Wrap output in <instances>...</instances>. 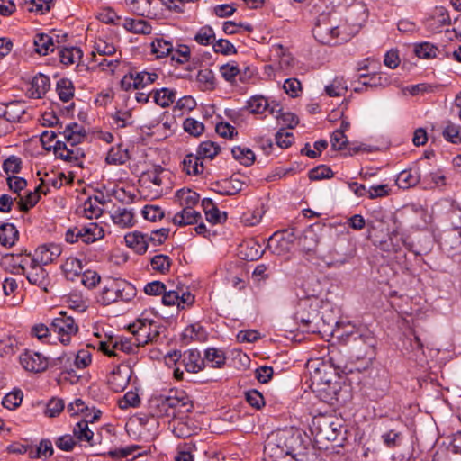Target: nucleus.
<instances>
[{
  "label": "nucleus",
  "instance_id": "31",
  "mask_svg": "<svg viewBox=\"0 0 461 461\" xmlns=\"http://www.w3.org/2000/svg\"><path fill=\"white\" fill-rule=\"evenodd\" d=\"M240 254L244 259L248 261H254L263 256L264 249L257 241L250 240L246 244L240 245Z\"/></svg>",
  "mask_w": 461,
  "mask_h": 461
},
{
  "label": "nucleus",
  "instance_id": "39",
  "mask_svg": "<svg viewBox=\"0 0 461 461\" xmlns=\"http://www.w3.org/2000/svg\"><path fill=\"white\" fill-rule=\"evenodd\" d=\"M154 102L161 106L167 107L174 103L176 99V90L171 88H161L152 92Z\"/></svg>",
  "mask_w": 461,
  "mask_h": 461
},
{
  "label": "nucleus",
  "instance_id": "19",
  "mask_svg": "<svg viewBox=\"0 0 461 461\" xmlns=\"http://www.w3.org/2000/svg\"><path fill=\"white\" fill-rule=\"evenodd\" d=\"M248 108L251 113H262L268 111L271 115H278L280 104L275 101H268L262 95H255L248 101Z\"/></svg>",
  "mask_w": 461,
  "mask_h": 461
},
{
  "label": "nucleus",
  "instance_id": "21",
  "mask_svg": "<svg viewBox=\"0 0 461 461\" xmlns=\"http://www.w3.org/2000/svg\"><path fill=\"white\" fill-rule=\"evenodd\" d=\"M131 369L128 366H118L108 377L110 387L114 392H122L128 385L131 378Z\"/></svg>",
  "mask_w": 461,
  "mask_h": 461
},
{
  "label": "nucleus",
  "instance_id": "13",
  "mask_svg": "<svg viewBox=\"0 0 461 461\" xmlns=\"http://www.w3.org/2000/svg\"><path fill=\"white\" fill-rule=\"evenodd\" d=\"M158 78V74L154 72H131L122 77L121 80V86L126 91L130 90L131 88H144L148 85L154 83Z\"/></svg>",
  "mask_w": 461,
  "mask_h": 461
},
{
  "label": "nucleus",
  "instance_id": "30",
  "mask_svg": "<svg viewBox=\"0 0 461 461\" xmlns=\"http://www.w3.org/2000/svg\"><path fill=\"white\" fill-rule=\"evenodd\" d=\"M74 437L80 442H86L89 446H94V432L89 429L88 420H81L73 429Z\"/></svg>",
  "mask_w": 461,
  "mask_h": 461
},
{
  "label": "nucleus",
  "instance_id": "8",
  "mask_svg": "<svg viewBox=\"0 0 461 461\" xmlns=\"http://www.w3.org/2000/svg\"><path fill=\"white\" fill-rule=\"evenodd\" d=\"M52 333L56 334L58 339L63 345H68L73 336L78 332V326L76 324L73 317L67 314L66 312L60 311L51 323Z\"/></svg>",
  "mask_w": 461,
  "mask_h": 461
},
{
  "label": "nucleus",
  "instance_id": "15",
  "mask_svg": "<svg viewBox=\"0 0 461 461\" xmlns=\"http://www.w3.org/2000/svg\"><path fill=\"white\" fill-rule=\"evenodd\" d=\"M127 8L136 15L142 17L155 16L163 0H124Z\"/></svg>",
  "mask_w": 461,
  "mask_h": 461
},
{
  "label": "nucleus",
  "instance_id": "53",
  "mask_svg": "<svg viewBox=\"0 0 461 461\" xmlns=\"http://www.w3.org/2000/svg\"><path fill=\"white\" fill-rule=\"evenodd\" d=\"M194 41L203 46H208L210 44L213 45L215 41V33L213 29L209 25L201 27L194 36Z\"/></svg>",
  "mask_w": 461,
  "mask_h": 461
},
{
  "label": "nucleus",
  "instance_id": "61",
  "mask_svg": "<svg viewBox=\"0 0 461 461\" xmlns=\"http://www.w3.org/2000/svg\"><path fill=\"white\" fill-rule=\"evenodd\" d=\"M277 114L278 115H273V116L277 120V122L280 125L293 129L299 122V120L294 113H289V112L284 113L281 105H280V111Z\"/></svg>",
  "mask_w": 461,
  "mask_h": 461
},
{
  "label": "nucleus",
  "instance_id": "1",
  "mask_svg": "<svg viewBox=\"0 0 461 461\" xmlns=\"http://www.w3.org/2000/svg\"><path fill=\"white\" fill-rule=\"evenodd\" d=\"M303 449L299 431L285 429L272 433L264 447L266 461H295L298 450Z\"/></svg>",
  "mask_w": 461,
  "mask_h": 461
},
{
  "label": "nucleus",
  "instance_id": "23",
  "mask_svg": "<svg viewBox=\"0 0 461 461\" xmlns=\"http://www.w3.org/2000/svg\"><path fill=\"white\" fill-rule=\"evenodd\" d=\"M124 240L126 245L138 254H143L148 249V233H141L140 231L131 232L124 236Z\"/></svg>",
  "mask_w": 461,
  "mask_h": 461
},
{
  "label": "nucleus",
  "instance_id": "18",
  "mask_svg": "<svg viewBox=\"0 0 461 461\" xmlns=\"http://www.w3.org/2000/svg\"><path fill=\"white\" fill-rule=\"evenodd\" d=\"M450 21L447 10L443 6H436L423 23L429 32H438L444 26L450 24Z\"/></svg>",
  "mask_w": 461,
  "mask_h": 461
},
{
  "label": "nucleus",
  "instance_id": "28",
  "mask_svg": "<svg viewBox=\"0 0 461 461\" xmlns=\"http://www.w3.org/2000/svg\"><path fill=\"white\" fill-rule=\"evenodd\" d=\"M50 78L43 75H36L31 83L30 95L33 98H41L50 89Z\"/></svg>",
  "mask_w": 461,
  "mask_h": 461
},
{
  "label": "nucleus",
  "instance_id": "41",
  "mask_svg": "<svg viewBox=\"0 0 461 461\" xmlns=\"http://www.w3.org/2000/svg\"><path fill=\"white\" fill-rule=\"evenodd\" d=\"M111 123L118 129L131 126L134 122L132 113L129 109L117 110L116 112L111 114Z\"/></svg>",
  "mask_w": 461,
  "mask_h": 461
},
{
  "label": "nucleus",
  "instance_id": "2",
  "mask_svg": "<svg viewBox=\"0 0 461 461\" xmlns=\"http://www.w3.org/2000/svg\"><path fill=\"white\" fill-rule=\"evenodd\" d=\"M63 136L64 141L56 140L53 145V151L56 158H60L72 165L80 166V161L85 154L77 145L85 138V131L77 123H70L66 126Z\"/></svg>",
  "mask_w": 461,
  "mask_h": 461
},
{
  "label": "nucleus",
  "instance_id": "43",
  "mask_svg": "<svg viewBox=\"0 0 461 461\" xmlns=\"http://www.w3.org/2000/svg\"><path fill=\"white\" fill-rule=\"evenodd\" d=\"M231 154L237 161L246 167L251 166L255 161L254 152L247 147L236 146L232 148Z\"/></svg>",
  "mask_w": 461,
  "mask_h": 461
},
{
  "label": "nucleus",
  "instance_id": "42",
  "mask_svg": "<svg viewBox=\"0 0 461 461\" xmlns=\"http://www.w3.org/2000/svg\"><path fill=\"white\" fill-rule=\"evenodd\" d=\"M83 242L86 244L101 240L104 235L103 228L96 222H90L83 226Z\"/></svg>",
  "mask_w": 461,
  "mask_h": 461
},
{
  "label": "nucleus",
  "instance_id": "64",
  "mask_svg": "<svg viewBox=\"0 0 461 461\" xmlns=\"http://www.w3.org/2000/svg\"><path fill=\"white\" fill-rule=\"evenodd\" d=\"M22 401L23 393L18 390L7 393L2 401V405L8 410H14L22 403Z\"/></svg>",
  "mask_w": 461,
  "mask_h": 461
},
{
  "label": "nucleus",
  "instance_id": "57",
  "mask_svg": "<svg viewBox=\"0 0 461 461\" xmlns=\"http://www.w3.org/2000/svg\"><path fill=\"white\" fill-rule=\"evenodd\" d=\"M93 62L96 66L100 67L103 70L111 72L114 71L120 62V57L115 59H108V56H98L95 53H93Z\"/></svg>",
  "mask_w": 461,
  "mask_h": 461
},
{
  "label": "nucleus",
  "instance_id": "25",
  "mask_svg": "<svg viewBox=\"0 0 461 461\" xmlns=\"http://www.w3.org/2000/svg\"><path fill=\"white\" fill-rule=\"evenodd\" d=\"M201 218V213L194 208H183L173 216L172 222L178 227H184L197 223Z\"/></svg>",
  "mask_w": 461,
  "mask_h": 461
},
{
  "label": "nucleus",
  "instance_id": "14",
  "mask_svg": "<svg viewBox=\"0 0 461 461\" xmlns=\"http://www.w3.org/2000/svg\"><path fill=\"white\" fill-rule=\"evenodd\" d=\"M20 363L26 371L32 373L45 371L50 364L47 357L33 350H25L22 353L20 356Z\"/></svg>",
  "mask_w": 461,
  "mask_h": 461
},
{
  "label": "nucleus",
  "instance_id": "58",
  "mask_svg": "<svg viewBox=\"0 0 461 461\" xmlns=\"http://www.w3.org/2000/svg\"><path fill=\"white\" fill-rule=\"evenodd\" d=\"M444 138L452 143H461V126L452 122H448L443 131Z\"/></svg>",
  "mask_w": 461,
  "mask_h": 461
},
{
  "label": "nucleus",
  "instance_id": "17",
  "mask_svg": "<svg viewBox=\"0 0 461 461\" xmlns=\"http://www.w3.org/2000/svg\"><path fill=\"white\" fill-rule=\"evenodd\" d=\"M140 345L135 343V336L131 339L116 340L112 346L107 342H99V350L109 357L117 356V351L127 354L134 353Z\"/></svg>",
  "mask_w": 461,
  "mask_h": 461
},
{
  "label": "nucleus",
  "instance_id": "54",
  "mask_svg": "<svg viewBox=\"0 0 461 461\" xmlns=\"http://www.w3.org/2000/svg\"><path fill=\"white\" fill-rule=\"evenodd\" d=\"M140 448L138 445H131L125 447H120L115 449H111L107 452V456L111 458L121 459L126 458L129 456H133V458H136L141 456L140 453L135 454V452Z\"/></svg>",
  "mask_w": 461,
  "mask_h": 461
},
{
  "label": "nucleus",
  "instance_id": "56",
  "mask_svg": "<svg viewBox=\"0 0 461 461\" xmlns=\"http://www.w3.org/2000/svg\"><path fill=\"white\" fill-rule=\"evenodd\" d=\"M172 47L173 44L171 41L163 39H156L151 43V51L157 58H163L170 55Z\"/></svg>",
  "mask_w": 461,
  "mask_h": 461
},
{
  "label": "nucleus",
  "instance_id": "9",
  "mask_svg": "<svg viewBox=\"0 0 461 461\" xmlns=\"http://www.w3.org/2000/svg\"><path fill=\"white\" fill-rule=\"evenodd\" d=\"M167 172L161 167H155L144 174L141 194L149 199H156L162 195L161 186L164 185L165 176Z\"/></svg>",
  "mask_w": 461,
  "mask_h": 461
},
{
  "label": "nucleus",
  "instance_id": "49",
  "mask_svg": "<svg viewBox=\"0 0 461 461\" xmlns=\"http://www.w3.org/2000/svg\"><path fill=\"white\" fill-rule=\"evenodd\" d=\"M196 81L199 85V88L203 91L213 89L215 86L214 74L209 68L199 70L196 75Z\"/></svg>",
  "mask_w": 461,
  "mask_h": 461
},
{
  "label": "nucleus",
  "instance_id": "63",
  "mask_svg": "<svg viewBox=\"0 0 461 461\" xmlns=\"http://www.w3.org/2000/svg\"><path fill=\"white\" fill-rule=\"evenodd\" d=\"M184 130L190 135L197 137L200 136L204 131V125L194 118H186L183 122Z\"/></svg>",
  "mask_w": 461,
  "mask_h": 461
},
{
  "label": "nucleus",
  "instance_id": "12",
  "mask_svg": "<svg viewBox=\"0 0 461 461\" xmlns=\"http://www.w3.org/2000/svg\"><path fill=\"white\" fill-rule=\"evenodd\" d=\"M162 303L164 305H176L178 310H184L194 304V296L190 292L184 291L183 286H176V289L165 290Z\"/></svg>",
  "mask_w": 461,
  "mask_h": 461
},
{
  "label": "nucleus",
  "instance_id": "38",
  "mask_svg": "<svg viewBox=\"0 0 461 461\" xmlns=\"http://www.w3.org/2000/svg\"><path fill=\"white\" fill-rule=\"evenodd\" d=\"M62 269L66 277L69 280H74L79 277L82 273L83 267L79 259L74 257L68 258L62 265Z\"/></svg>",
  "mask_w": 461,
  "mask_h": 461
},
{
  "label": "nucleus",
  "instance_id": "34",
  "mask_svg": "<svg viewBox=\"0 0 461 461\" xmlns=\"http://www.w3.org/2000/svg\"><path fill=\"white\" fill-rule=\"evenodd\" d=\"M41 185L35 187L34 191L28 192L25 196L19 194L17 205L20 211L27 212L39 202Z\"/></svg>",
  "mask_w": 461,
  "mask_h": 461
},
{
  "label": "nucleus",
  "instance_id": "40",
  "mask_svg": "<svg viewBox=\"0 0 461 461\" xmlns=\"http://www.w3.org/2000/svg\"><path fill=\"white\" fill-rule=\"evenodd\" d=\"M338 391L339 385L330 384L329 381L325 384H319V388L316 390L320 399L330 404L333 403L334 400H337Z\"/></svg>",
  "mask_w": 461,
  "mask_h": 461
},
{
  "label": "nucleus",
  "instance_id": "11",
  "mask_svg": "<svg viewBox=\"0 0 461 461\" xmlns=\"http://www.w3.org/2000/svg\"><path fill=\"white\" fill-rule=\"evenodd\" d=\"M167 358L176 363L180 361L189 373H198L204 367V360L197 349H189L184 354H181L180 351H174L167 355Z\"/></svg>",
  "mask_w": 461,
  "mask_h": 461
},
{
  "label": "nucleus",
  "instance_id": "52",
  "mask_svg": "<svg viewBox=\"0 0 461 461\" xmlns=\"http://www.w3.org/2000/svg\"><path fill=\"white\" fill-rule=\"evenodd\" d=\"M348 86L343 77H337L333 81L325 86L326 94L330 97L342 96L346 94Z\"/></svg>",
  "mask_w": 461,
  "mask_h": 461
},
{
  "label": "nucleus",
  "instance_id": "29",
  "mask_svg": "<svg viewBox=\"0 0 461 461\" xmlns=\"http://www.w3.org/2000/svg\"><path fill=\"white\" fill-rule=\"evenodd\" d=\"M113 222L120 228H131L134 225V213L128 208H117L111 214Z\"/></svg>",
  "mask_w": 461,
  "mask_h": 461
},
{
  "label": "nucleus",
  "instance_id": "20",
  "mask_svg": "<svg viewBox=\"0 0 461 461\" xmlns=\"http://www.w3.org/2000/svg\"><path fill=\"white\" fill-rule=\"evenodd\" d=\"M398 230H393L391 234H390V242H391V246H392V249H389L388 248L385 247L386 243H384V245H383V249L384 250H387V251H390L392 250L393 252H394L396 254L395 256V260L398 264L402 265V267L408 269L409 268V265L408 263L406 262V254L403 253L402 254V251H401V244L404 245L408 250H411V245L406 243L405 240L403 239L402 235H401L400 239H398Z\"/></svg>",
  "mask_w": 461,
  "mask_h": 461
},
{
  "label": "nucleus",
  "instance_id": "59",
  "mask_svg": "<svg viewBox=\"0 0 461 461\" xmlns=\"http://www.w3.org/2000/svg\"><path fill=\"white\" fill-rule=\"evenodd\" d=\"M351 337L353 339V341L357 342L359 340V342L363 343L364 354L358 355L359 357H363L366 355H367L368 351L371 350L372 348L374 347L375 339L369 331H365V332H361V333L356 332V333H353L351 335Z\"/></svg>",
  "mask_w": 461,
  "mask_h": 461
},
{
  "label": "nucleus",
  "instance_id": "46",
  "mask_svg": "<svg viewBox=\"0 0 461 461\" xmlns=\"http://www.w3.org/2000/svg\"><path fill=\"white\" fill-rule=\"evenodd\" d=\"M117 301L130 302L137 294L135 286L128 282L115 284Z\"/></svg>",
  "mask_w": 461,
  "mask_h": 461
},
{
  "label": "nucleus",
  "instance_id": "33",
  "mask_svg": "<svg viewBox=\"0 0 461 461\" xmlns=\"http://www.w3.org/2000/svg\"><path fill=\"white\" fill-rule=\"evenodd\" d=\"M183 170L187 175L197 176L203 172V164L202 159L194 154H188L183 160Z\"/></svg>",
  "mask_w": 461,
  "mask_h": 461
},
{
  "label": "nucleus",
  "instance_id": "3",
  "mask_svg": "<svg viewBox=\"0 0 461 461\" xmlns=\"http://www.w3.org/2000/svg\"><path fill=\"white\" fill-rule=\"evenodd\" d=\"M149 409L153 416L176 418L191 411L192 403L184 391H170L167 396L153 398L149 402Z\"/></svg>",
  "mask_w": 461,
  "mask_h": 461
},
{
  "label": "nucleus",
  "instance_id": "55",
  "mask_svg": "<svg viewBox=\"0 0 461 461\" xmlns=\"http://www.w3.org/2000/svg\"><path fill=\"white\" fill-rule=\"evenodd\" d=\"M83 215L87 219L98 218L102 214V209L96 198L89 197L83 203Z\"/></svg>",
  "mask_w": 461,
  "mask_h": 461
},
{
  "label": "nucleus",
  "instance_id": "47",
  "mask_svg": "<svg viewBox=\"0 0 461 461\" xmlns=\"http://www.w3.org/2000/svg\"><path fill=\"white\" fill-rule=\"evenodd\" d=\"M221 151V147L212 140H206L202 142L198 149L196 155L201 158L212 159Z\"/></svg>",
  "mask_w": 461,
  "mask_h": 461
},
{
  "label": "nucleus",
  "instance_id": "4",
  "mask_svg": "<svg viewBox=\"0 0 461 461\" xmlns=\"http://www.w3.org/2000/svg\"><path fill=\"white\" fill-rule=\"evenodd\" d=\"M311 431L318 444L328 441L341 446L346 440V429L339 420L333 416L319 415L314 417L312 420Z\"/></svg>",
  "mask_w": 461,
  "mask_h": 461
},
{
  "label": "nucleus",
  "instance_id": "37",
  "mask_svg": "<svg viewBox=\"0 0 461 461\" xmlns=\"http://www.w3.org/2000/svg\"><path fill=\"white\" fill-rule=\"evenodd\" d=\"M25 113V105L20 101H13L6 104L5 120L10 122H20Z\"/></svg>",
  "mask_w": 461,
  "mask_h": 461
},
{
  "label": "nucleus",
  "instance_id": "10",
  "mask_svg": "<svg viewBox=\"0 0 461 461\" xmlns=\"http://www.w3.org/2000/svg\"><path fill=\"white\" fill-rule=\"evenodd\" d=\"M92 350H94V348L87 345L86 348L79 349L76 356L63 354L56 361L60 365L64 373L73 374L76 369H85L91 365Z\"/></svg>",
  "mask_w": 461,
  "mask_h": 461
},
{
  "label": "nucleus",
  "instance_id": "24",
  "mask_svg": "<svg viewBox=\"0 0 461 461\" xmlns=\"http://www.w3.org/2000/svg\"><path fill=\"white\" fill-rule=\"evenodd\" d=\"M421 179V174L418 167L402 170L396 178V185L402 189H408L416 185Z\"/></svg>",
  "mask_w": 461,
  "mask_h": 461
},
{
  "label": "nucleus",
  "instance_id": "16",
  "mask_svg": "<svg viewBox=\"0 0 461 461\" xmlns=\"http://www.w3.org/2000/svg\"><path fill=\"white\" fill-rule=\"evenodd\" d=\"M324 20L325 17L318 19L317 23L312 29L313 36L322 44L335 45L338 43L339 30L337 26H330Z\"/></svg>",
  "mask_w": 461,
  "mask_h": 461
},
{
  "label": "nucleus",
  "instance_id": "36",
  "mask_svg": "<svg viewBox=\"0 0 461 461\" xmlns=\"http://www.w3.org/2000/svg\"><path fill=\"white\" fill-rule=\"evenodd\" d=\"M130 159L128 149L122 145L112 147L106 156V162L113 165H122Z\"/></svg>",
  "mask_w": 461,
  "mask_h": 461
},
{
  "label": "nucleus",
  "instance_id": "45",
  "mask_svg": "<svg viewBox=\"0 0 461 461\" xmlns=\"http://www.w3.org/2000/svg\"><path fill=\"white\" fill-rule=\"evenodd\" d=\"M59 60L62 64L68 66L77 63L82 57V50L77 47L62 48L59 51Z\"/></svg>",
  "mask_w": 461,
  "mask_h": 461
},
{
  "label": "nucleus",
  "instance_id": "7",
  "mask_svg": "<svg viewBox=\"0 0 461 461\" xmlns=\"http://www.w3.org/2000/svg\"><path fill=\"white\" fill-rule=\"evenodd\" d=\"M18 267L31 284L38 285L45 292L48 291V273L34 258L25 255L19 261Z\"/></svg>",
  "mask_w": 461,
  "mask_h": 461
},
{
  "label": "nucleus",
  "instance_id": "44",
  "mask_svg": "<svg viewBox=\"0 0 461 461\" xmlns=\"http://www.w3.org/2000/svg\"><path fill=\"white\" fill-rule=\"evenodd\" d=\"M438 52L439 50L438 46L429 41L414 44V53L420 59H434L437 57Z\"/></svg>",
  "mask_w": 461,
  "mask_h": 461
},
{
  "label": "nucleus",
  "instance_id": "51",
  "mask_svg": "<svg viewBox=\"0 0 461 461\" xmlns=\"http://www.w3.org/2000/svg\"><path fill=\"white\" fill-rule=\"evenodd\" d=\"M203 360L210 363L212 367L220 368L225 364L226 357L222 350L211 348L206 349Z\"/></svg>",
  "mask_w": 461,
  "mask_h": 461
},
{
  "label": "nucleus",
  "instance_id": "5",
  "mask_svg": "<svg viewBox=\"0 0 461 461\" xmlns=\"http://www.w3.org/2000/svg\"><path fill=\"white\" fill-rule=\"evenodd\" d=\"M162 326L157 321L142 313L128 329L135 336V343L146 345L158 339Z\"/></svg>",
  "mask_w": 461,
  "mask_h": 461
},
{
  "label": "nucleus",
  "instance_id": "35",
  "mask_svg": "<svg viewBox=\"0 0 461 461\" xmlns=\"http://www.w3.org/2000/svg\"><path fill=\"white\" fill-rule=\"evenodd\" d=\"M18 239V230L11 223H4L0 226V244L5 247H12Z\"/></svg>",
  "mask_w": 461,
  "mask_h": 461
},
{
  "label": "nucleus",
  "instance_id": "48",
  "mask_svg": "<svg viewBox=\"0 0 461 461\" xmlns=\"http://www.w3.org/2000/svg\"><path fill=\"white\" fill-rule=\"evenodd\" d=\"M183 338L190 341H203L206 339L205 330L199 323L187 326L183 331Z\"/></svg>",
  "mask_w": 461,
  "mask_h": 461
},
{
  "label": "nucleus",
  "instance_id": "27",
  "mask_svg": "<svg viewBox=\"0 0 461 461\" xmlns=\"http://www.w3.org/2000/svg\"><path fill=\"white\" fill-rule=\"evenodd\" d=\"M247 183L241 180L239 176L233 175L230 178L222 181L219 185V194L224 195H234L242 191Z\"/></svg>",
  "mask_w": 461,
  "mask_h": 461
},
{
  "label": "nucleus",
  "instance_id": "6",
  "mask_svg": "<svg viewBox=\"0 0 461 461\" xmlns=\"http://www.w3.org/2000/svg\"><path fill=\"white\" fill-rule=\"evenodd\" d=\"M302 289L303 295L300 298L299 307H309L311 315L319 313V309L324 303L321 297L323 288L320 280L316 276H309L303 283Z\"/></svg>",
  "mask_w": 461,
  "mask_h": 461
},
{
  "label": "nucleus",
  "instance_id": "62",
  "mask_svg": "<svg viewBox=\"0 0 461 461\" xmlns=\"http://www.w3.org/2000/svg\"><path fill=\"white\" fill-rule=\"evenodd\" d=\"M51 327L49 328L43 323H38L32 327L31 335L36 337L40 341L48 343L51 337Z\"/></svg>",
  "mask_w": 461,
  "mask_h": 461
},
{
  "label": "nucleus",
  "instance_id": "32",
  "mask_svg": "<svg viewBox=\"0 0 461 461\" xmlns=\"http://www.w3.org/2000/svg\"><path fill=\"white\" fill-rule=\"evenodd\" d=\"M175 196L183 208H193L200 200V195L189 188L177 190Z\"/></svg>",
  "mask_w": 461,
  "mask_h": 461
},
{
  "label": "nucleus",
  "instance_id": "60",
  "mask_svg": "<svg viewBox=\"0 0 461 461\" xmlns=\"http://www.w3.org/2000/svg\"><path fill=\"white\" fill-rule=\"evenodd\" d=\"M171 263L169 257L163 254L156 255L150 260L152 268L162 274H165L169 270Z\"/></svg>",
  "mask_w": 461,
  "mask_h": 461
},
{
  "label": "nucleus",
  "instance_id": "26",
  "mask_svg": "<svg viewBox=\"0 0 461 461\" xmlns=\"http://www.w3.org/2000/svg\"><path fill=\"white\" fill-rule=\"evenodd\" d=\"M33 44L35 52L42 56L52 52L56 47L53 37L42 32L34 36Z\"/></svg>",
  "mask_w": 461,
  "mask_h": 461
},
{
  "label": "nucleus",
  "instance_id": "50",
  "mask_svg": "<svg viewBox=\"0 0 461 461\" xmlns=\"http://www.w3.org/2000/svg\"><path fill=\"white\" fill-rule=\"evenodd\" d=\"M74 90L72 81L68 78H61L57 82L56 91L63 102H68L74 96Z\"/></svg>",
  "mask_w": 461,
  "mask_h": 461
},
{
  "label": "nucleus",
  "instance_id": "22",
  "mask_svg": "<svg viewBox=\"0 0 461 461\" xmlns=\"http://www.w3.org/2000/svg\"><path fill=\"white\" fill-rule=\"evenodd\" d=\"M62 252L61 247L55 243L44 244L35 251L33 257L41 265H47L58 258Z\"/></svg>",
  "mask_w": 461,
  "mask_h": 461
}]
</instances>
